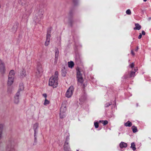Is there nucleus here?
Listing matches in <instances>:
<instances>
[{
    "mask_svg": "<svg viewBox=\"0 0 151 151\" xmlns=\"http://www.w3.org/2000/svg\"><path fill=\"white\" fill-rule=\"evenodd\" d=\"M58 73L56 71L54 75L49 79L48 85L53 88H56L58 85Z\"/></svg>",
    "mask_w": 151,
    "mask_h": 151,
    "instance_id": "nucleus-1",
    "label": "nucleus"
},
{
    "mask_svg": "<svg viewBox=\"0 0 151 151\" xmlns=\"http://www.w3.org/2000/svg\"><path fill=\"white\" fill-rule=\"evenodd\" d=\"M6 71L4 63L2 60L0 59V73L1 74H4Z\"/></svg>",
    "mask_w": 151,
    "mask_h": 151,
    "instance_id": "nucleus-2",
    "label": "nucleus"
},
{
    "mask_svg": "<svg viewBox=\"0 0 151 151\" xmlns=\"http://www.w3.org/2000/svg\"><path fill=\"white\" fill-rule=\"evenodd\" d=\"M77 78L78 82L82 84L83 82V80L82 77V75L79 69L77 70Z\"/></svg>",
    "mask_w": 151,
    "mask_h": 151,
    "instance_id": "nucleus-3",
    "label": "nucleus"
},
{
    "mask_svg": "<svg viewBox=\"0 0 151 151\" xmlns=\"http://www.w3.org/2000/svg\"><path fill=\"white\" fill-rule=\"evenodd\" d=\"M74 91L73 86H70L67 90L66 94V96L68 98H70L72 96Z\"/></svg>",
    "mask_w": 151,
    "mask_h": 151,
    "instance_id": "nucleus-4",
    "label": "nucleus"
},
{
    "mask_svg": "<svg viewBox=\"0 0 151 151\" xmlns=\"http://www.w3.org/2000/svg\"><path fill=\"white\" fill-rule=\"evenodd\" d=\"M66 109L65 108L61 109L60 115V118H63L65 117L66 115Z\"/></svg>",
    "mask_w": 151,
    "mask_h": 151,
    "instance_id": "nucleus-5",
    "label": "nucleus"
},
{
    "mask_svg": "<svg viewBox=\"0 0 151 151\" xmlns=\"http://www.w3.org/2000/svg\"><path fill=\"white\" fill-rule=\"evenodd\" d=\"M15 72L14 70H11L9 72L8 76V78H14Z\"/></svg>",
    "mask_w": 151,
    "mask_h": 151,
    "instance_id": "nucleus-6",
    "label": "nucleus"
},
{
    "mask_svg": "<svg viewBox=\"0 0 151 151\" xmlns=\"http://www.w3.org/2000/svg\"><path fill=\"white\" fill-rule=\"evenodd\" d=\"M70 147L68 145V142H65L64 145V151H69L70 150Z\"/></svg>",
    "mask_w": 151,
    "mask_h": 151,
    "instance_id": "nucleus-7",
    "label": "nucleus"
},
{
    "mask_svg": "<svg viewBox=\"0 0 151 151\" xmlns=\"http://www.w3.org/2000/svg\"><path fill=\"white\" fill-rule=\"evenodd\" d=\"M137 68L132 69L130 74V77H134L135 76V72L137 71Z\"/></svg>",
    "mask_w": 151,
    "mask_h": 151,
    "instance_id": "nucleus-8",
    "label": "nucleus"
},
{
    "mask_svg": "<svg viewBox=\"0 0 151 151\" xmlns=\"http://www.w3.org/2000/svg\"><path fill=\"white\" fill-rule=\"evenodd\" d=\"M14 78L8 77L7 85L9 86L12 85L14 82Z\"/></svg>",
    "mask_w": 151,
    "mask_h": 151,
    "instance_id": "nucleus-9",
    "label": "nucleus"
},
{
    "mask_svg": "<svg viewBox=\"0 0 151 151\" xmlns=\"http://www.w3.org/2000/svg\"><path fill=\"white\" fill-rule=\"evenodd\" d=\"M50 35H48L47 36V39L45 43V45L47 46L49 44L50 41Z\"/></svg>",
    "mask_w": 151,
    "mask_h": 151,
    "instance_id": "nucleus-10",
    "label": "nucleus"
},
{
    "mask_svg": "<svg viewBox=\"0 0 151 151\" xmlns=\"http://www.w3.org/2000/svg\"><path fill=\"white\" fill-rule=\"evenodd\" d=\"M20 76L22 78H24L26 76V71L24 69H23L21 70L20 73Z\"/></svg>",
    "mask_w": 151,
    "mask_h": 151,
    "instance_id": "nucleus-11",
    "label": "nucleus"
},
{
    "mask_svg": "<svg viewBox=\"0 0 151 151\" xmlns=\"http://www.w3.org/2000/svg\"><path fill=\"white\" fill-rule=\"evenodd\" d=\"M120 147L121 148H125L127 147V143H126L124 142H121L119 145Z\"/></svg>",
    "mask_w": 151,
    "mask_h": 151,
    "instance_id": "nucleus-12",
    "label": "nucleus"
},
{
    "mask_svg": "<svg viewBox=\"0 0 151 151\" xmlns=\"http://www.w3.org/2000/svg\"><path fill=\"white\" fill-rule=\"evenodd\" d=\"M135 27L134 28V30H139L141 28V26L138 23H136L135 24Z\"/></svg>",
    "mask_w": 151,
    "mask_h": 151,
    "instance_id": "nucleus-13",
    "label": "nucleus"
},
{
    "mask_svg": "<svg viewBox=\"0 0 151 151\" xmlns=\"http://www.w3.org/2000/svg\"><path fill=\"white\" fill-rule=\"evenodd\" d=\"M59 54V52L58 50H57L55 53V63H57V60L58 59V56Z\"/></svg>",
    "mask_w": 151,
    "mask_h": 151,
    "instance_id": "nucleus-14",
    "label": "nucleus"
},
{
    "mask_svg": "<svg viewBox=\"0 0 151 151\" xmlns=\"http://www.w3.org/2000/svg\"><path fill=\"white\" fill-rule=\"evenodd\" d=\"M38 125L37 124H35L33 125V129L35 132V133L37 132V130L38 128Z\"/></svg>",
    "mask_w": 151,
    "mask_h": 151,
    "instance_id": "nucleus-15",
    "label": "nucleus"
},
{
    "mask_svg": "<svg viewBox=\"0 0 151 151\" xmlns=\"http://www.w3.org/2000/svg\"><path fill=\"white\" fill-rule=\"evenodd\" d=\"M68 66L69 68H72L74 66V64L73 62L70 61L68 63Z\"/></svg>",
    "mask_w": 151,
    "mask_h": 151,
    "instance_id": "nucleus-16",
    "label": "nucleus"
},
{
    "mask_svg": "<svg viewBox=\"0 0 151 151\" xmlns=\"http://www.w3.org/2000/svg\"><path fill=\"white\" fill-rule=\"evenodd\" d=\"M124 125L126 127H130L132 125V123L128 121L124 124Z\"/></svg>",
    "mask_w": 151,
    "mask_h": 151,
    "instance_id": "nucleus-17",
    "label": "nucleus"
},
{
    "mask_svg": "<svg viewBox=\"0 0 151 151\" xmlns=\"http://www.w3.org/2000/svg\"><path fill=\"white\" fill-rule=\"evenodd\" d=\"M3 135V127L0 126V139L2 138Z\"/></svg>",
    "mask_w": 151,
    "mask_h": 151,
    "instance_id": "nucleus-18",
    "label": "nucleus"
},
{
    "mask_svg": "<svg viewBox=\"0 0 151 151\" xmlns=\"http://www.w3.org/2000/svg\"><path fill=\"white\" fill-rule=\"evenodd\" d=\"M50 101H49L47 100L46 98H45V100L44 102V105L46 106L50 104Z\"/></svg>",
    "mask_w": 151,
    "mask_h": 151,
    "instance_id": "nucleus-19",
    "label": "nucleus"
},
{
    "mask_svg": "<svg viewBox=\"0 0 151 151\" xmlns=\"http://www.w3.org/2000/svg\"><path fill=\"white\" fill-rule=\"evenodd\" d=\"M24 88V85L22 84H20L19 86V90L20 91H22Z\"/></svg>",
    "mask_w": 151,
    "mask_h": 151,
    "instance_id": "nucleus-20",
    "label": "nucleus"
},
{
    "mask_svg": "<svg viewBox=\"0 0 151 151\" xmlns=\"http://www.w3.org/2000/svg\"><path fill=\"white\" fill-rule=\"evenodd\" d=\"M131 147L133 150H136L135 145L134 143L133 142L131 143Z\"/></svg>",
    "mask_w": 151,
    "mask_h": 151,
    "instance_id": "nucleus-21",
    "label": "nucleus"
},
{
    "mask_svg": "<svg viewBox=\"0 0 151 151\" xmlns=\"http://www.w3.org/2000/svg\"><path fill=\"white\" fill-rule=\"evenodd\" d=\"M99 122L102 123L104 125H105L108 123V122L107 120H105V121L100 120L99 121Z\"/></svg>",
    "mask_w": 151,
    "mask_h": 151,
    "instance_id": "nucleus-22",
    "label": "nucleus"
},
{
    "mask_svg": "<svg viewBox=\"0 0 151 151\" xmlns=\"http://www.w3.org/2000/svg\"><path fill=\"white\" fill-rule=\"evenodd\" d=\"M132 129L133 132L134 133L136 132L137 131V128L134 126L132 127Z\"/></svg>",
    "mask_w": 151,
    "mask_h": 151,
    "instance_id": "nucleus-23",
    "label": "nucleus"
},
{
    "mask_svg": "<svg viewBox=\"0 0 151 151\" xmlns=\"http://www.w3.org/2000/svg\"><path fill=\"white\" fill-rule=\"evenodd\" d=\"M19 95L20 93L19 91H18L16 94V95L14 97H15L16 99H19Z\"/></svg>",
    "mask_w": 151,
    "mask_h": 151,
    "instance_id": "nucleus-24",
    "label": "nucleus"
},
{
    "mask_svg": "<svg viewBox=\"0 0 151 151\" xmlns=\"http://www.w3.org/2000/svg\"><path fill=\"white\" fill-rule=\"evenodd\" d=\"M14 102L15 104H17L19 102V99H16L14 97Z\"/></svg>",
    "mask_w": 151,
    "mask_h": 151,
    "instance_id": "nucleus-25",
    "label": "nucleus"
},
{
    "mask_svg": "<svg viewBox=\"0 0 151 151\" xmlns=\"http://www.w3.org/2000/svg\"><path fill=\"white\" fill-rule=\"evenodd\" d=\"M12 89L11 87H9L7 89V91L8 93H10L12 92Z\"/></svg>",
    "mask_w": 151,
    "mask_h": 151,
    "instance_id": "nucleus-26",
    "label": "nucleus"
},
{
    "mask_svg": "<svg viewBox=\"0 0 151 151\" xmlns=\"http://www.w3.org/2000/svg\"><path fill=\"white\" fill-rule=\"evenodd\" d=\"M126 14H127L130 15L131 14V12L129 9L127 10L126 12Z\"/></svg>",
    "mask_w": 151,
    "mask_h": 151,
    "instance_id": "nucleus-27",
    "label": "nucleus"
},
{
    "mask_svg": "<svg viewBox=\"0 0 151 151\" xmlns=\"http://www.w3.org/2000/svg\"><path fill=\"white\" fill-rule=\"evenodd\" d=\"M94 126L96 128H97L99 127V124L97 122H96L94 123Z\"/></svg>",
    "mask_w": 151,
    "mask_h": 151,
    "instance_id": "nucleus-28",
    "label": "nucleus"
},
{
    "mask_svg": "<svg viewBox=\"0 0 151 151\" xmlns=\"http://www.w3.org/2000/svg\"><path fill=\"white\" fill-rule=\"evenodd\" d=\"M130 67L132 68H133L134 66V63H132L130 65Z\"/></svg>",
    "mask_w": 151,
    "mask_h": 151,
    "instance_id": "nucleus-29",
    "label": "nucleus"
},
{
    "mask_svg": "<svg viewBox=\"0 0 151 151\" xmlns=\"http://www.w3.org/2000/svg\"><path fill=\"white\" fill-rule=\"evenodd\" d=\"M142 37V34L141 33H140L139 35L138 36V38L139 39H141Z\"/></svg>",
    "mask_w": 151,
    "mask_h": 151,
    "instance_id": "nucleus-30",
    "label": "nucleus"
},
{
    "mask_svg": "<svg viewBox=\"0 0 151 151\" xmlns=\"http://www.w3.org/2000/svg\"><path fill=\"white\" fill-rule=\"evenodd\" d=\"M142 34L143 35H145V33L144 31H142Z\"/></svg>",
    "mask_w": 151,
    "mask_h": 151,
    "instance_id": "nucleus-31",
    "label": "nucleus"
},
{
    "mask_svg": "<svg viewBox=\"0 0 151 151\" xmlns=\"http://www.w3.org/2000/svg\"><path fill=\"white\" fill-rule=\"evenodd\" d=\"M131 53H132V54L133 56H134V55L135 54H134V52L133 51H131Z\"/></svg>",
    "mask_w": 151,
    "mask_h": 151,
    "instance_id": "nucleus-32",
    "label": "nucleus"
},
{
    "mask_svg": "<svg viewBox=\"0 0 151 151\" xmlns=\"http://www.w3.org/2000/svg\"><path fill=\"white\" fill-rule=\"evenodd\" d=\"M43 96L45 98H46L47 97V95L46 94H43Z\"/></svg>",
    "mask_w": 151,
    "mask_h": 151,
    "instance_id": "nucleus-33",
    "label": "nucleus"
},
{
    "mask_svg": "<svg viewBox=\"0 0 151 151\" xmlns=\"http://www.w3.org/2000/svg\"><path fill=\"white\" fill-rule=\"evenodd\" d=\"M147 0H143L144 1L146 2Z\"/></svg>",
    "mask_w": 151,
    "mask_h": 151,
    "instance_id": "nucleus-34",
    "label": "nucleus"
},
{
    "mask_svg": "<svg viewBox=\"0 0 151 151\" xmlns=\"http://www.w3.org/2000/svg\"><path fill=\"white\" fill-rule=\"evenodd\" d=\"M110 105V104H109V105H107L106 106H109Z\"/></svg>",
    "mask_w": 151,
    "mask_h": 151,
    "instance_id": "nucleus-35",
    "label": "nucleus"
},
{
    "mask_svg": "<svg viewBox=\"0 0 151 151\" xmlns=\"http://www.w3.org/2000/svg\"><path fill=\"white\" fill-rule=\"evenodd\" d=\"M76 151H78V150H77Z\"/></svg>",
    "mask_w": 151,
    "mask_h": 151,
    "instance_id": "nucleus-36",
    "label": "nucleus"
}]
</instances>
